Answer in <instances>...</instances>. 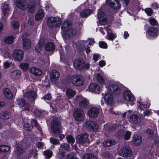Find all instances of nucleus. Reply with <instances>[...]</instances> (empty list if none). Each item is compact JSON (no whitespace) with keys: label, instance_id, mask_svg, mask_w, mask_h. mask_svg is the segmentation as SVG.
Masks as SVG:
<instances>
[{"label":"nucleus","instance_id":"f3484780","mask_svg":"<svg viewBox=\"0 0 159 159\" xmlns=\"http://www.w3.org/2000/svg\"><path fill=\"white\" fill-rule=\"evenodd\" d=\"M86 126L91 130L96 131L98 129V125L96 122L92 121H88L86 123Z\"/></svg>","mask_w":159,"mask_h":159},{"label":"nucleus","instance_id":"a878e982","mask_svg":"<svg viewBox=\"0 0 159 159\" xmlns=\"http://www.w3.org/2000/svg\"><path fill=\"white\" fill-rule=\"evenodd\" d=\"M24 34L25 37L23 35L22 37L23 45L24 48L28 49L30 47L31 42L29 39H27L28 34L26 33Z\"/></svg>","mask_w":159,"mask_h":159},{"label":"nucleus","instance_id":"6e6d98bb","mask_svg":"<svg viewBox=\"0 0 159 159\" xmlns=\"http://www.w3.org/2000/svg\"><path fill=\"white\" fill-rule=\"evenodd\" d=\"M99 47L103 48H107V43L104 41H101L99 43Z\"/></svg>","mask_w":159,"mask_h":159},{"label":"nucleus","instance_id":"8fccbe9b","mask_svg":"<svg viewBox=\"0 0 159 159\" xmlns=\"http://www.w3.org/2000/svg\"><path fill=\"white\" fill-rule=\"evenodd\" d=\"M52 151L48 150H46L43 153V154L45 157L48 158H50L52 156Z\"/></svg>","mask_w":159,"mask_h":159},{"label":"nucleus","instance_id":"052dcab7","mask_svg":"<svg viewBox=\"0 0 159 159\" xmlns=\"http://www.w3.org/2000/svg\"><path fill=\"white\" fill-rule=\"evenodd\" d=\"M31 111L34 112L36 116L39 117H42L40 115L41 112L38 109H36V110H35L33 108L31 110Z\"/></svg>","mask_w":159,"mask_h":159},{"label":"nucleus","instance_id":"473e14b6","mask_svg":"<svg viewBox=\"0 0 159 159\" xmlns=\"http://www.w3.org/2000/svg\"><path fill=\"white\" fill-rule=\"evenodd\" d=\"M116 143L115 140L113 139H108L104 141L103 145L104 147H107L114 145Z\"/></svg>","mask_w":159,"mask_h":159},{"label":"nucleus","instance_id":"4468645a","mask_svg":"<svg viewBox=\"0 0 159 159\" xmlns=\"http://www.w3.org/2000/svg\"><path fill=\"white\" fill-rule=\"evenodd\" d=\"M88 138V134L87 133L79 135L76 138V142L80 144H83L87 141Z\"/></svg>","mask_w":159,"mask_h":159},{"label":"nucleus","instance_id":"412c9836","mask_svg":"<svg viewBox=\"0 0 159 159\" xmlns=\"http://www.w3.org/2000/svg\"><path fill=\"white\" fill-rule=\"evenodd\" d=\"M60 21L56 20L55 18L51 17L49 18L48 20V25L50 28H52L59 26Z\"/></svg>","mask_w":159,"mask_h":159},{"label":"nucleus","instance_id":"39448f33","mask_svg":"<svg viewBox=\"0 0 159 159\" xmlns=\"http://www.w3.org/2000/svg\"><path fill=\"white\" fill-rule=\"evenodd\" d=\"M105 30L107 32V34L105 36V38L110 40H113L116 37V35L113 33L110 26L105 27L104 29L101 27L99 29V31L102 33V34L104 35L105 33L103 30Z\"/></svg>","mask_w":159,"mask_h":159},{"label":"nucleus","instance_id":"09e8293b","mask_svg":"<svg viewBox=\"0 0 159 159\" xmlns=\"http://www.w3.org/2000/svg\"><path fill=\"white\" fill-rule=\"evenodd\" d=\"M66 139L68 143L73 144L75 141V139L71 135H68L66 137Z\"/></svg>","mask_w":159,"mask_h":159},{"label":"nucleus","instance_id":"f704fd0d","mask_svg":"<svg viewBox=\"0 0 159 159\" xmlns=\"http://www.w3.org/2000/svg\"><path fill=\"white\" fill-rule=\"evenodd\" d=\"M76 94V92L71 89H68L66 90V95L69 98H71L73 97Z\"/></svg>","mask_w":159,"mask_h":159},{"label":"nucleus","instance_id":"774afa93","mask_svg":"<svg viewBox=\"0 0 159 159\" xmlns=\"http://www.w3.org/2000/svg\"><path fill=\"white\" fill-rule=\"evenodd\" d=\"M99 54H93V59L95 62L97 61L99 57Z\"/></svg>","mask_w":159,"mask_h":159},{"label":"nucleus","instance_id":"58836bf2","mask_svg":"<svg viewBox=\"0 0 159 159\" xmlns=\"http://www.w3.org/2000/svg\"><path fill=\"white\" fill-rule=\"evenodd\" d=\"M14 39L13 36H7L4 39V42L6 44H11L13 42Z\"/></svg>","mask_w":159,"mask_h":159},{"label":"nucleus","instance_id":"13d9d810","mask_svg":"<svg viewBox=\"0 0 159 159\" xmlns=\"http://www.w3.org/2000/svg\"><path fill=\"white\" fill-rule=\"evenodd\" d=\"M59 157L61 159H67L66 154L65 152H60L59 154Z\"/></svg>","mask_w":159,"mask_h":159},{"label":"nucleus","instance_id":"6e6552de","mask_svg":"<svg viewBox=\"0 0 159 159\" xmlns=\"http://www.w3.org/2000/svg\"><path fill=\"white\" fill-rule=\"evenodd\" d=\"M123 97L124 99L126 101L130 102V105H133L134 102V97L131 92L129 90H125L123 93Z\"/></svg>","mask_w":159,"mask_h":159},{"label":"nucleus","instance_id":"20e7f679","mask_svg":"<svg viewBox=\"0 0 159 159\" xmlns=\"http://www.w3.org/2000/svg\"><path fill=\"white\" fill-rule=\"evenodd\" d=\"M70 81L73 85L80 87L84 85V79L80 75H75L70 77Z\"/></svg>","mask_w":159,"mask_h":159},{"label":"nucleus","instance_id":"f8f14e48","mask_svg":"<svg viewBox=\"0 0 159 159\" xmlns=\"http://www.w3.org/2000/svg\"><path fill=\"white\" fill-rule=\"evenodd\" d=\"M74 116L75 120L78 121L84 120L85 117L84 111L79 109H76L75 111Z\"/></svg>","mask_w":159,"mask_h":159},{"label":"nucleus","instance_id":"79ce46f5","mask_svg":"<svg viewBox=\"0 0 159 159\" xmlns=\"http://www.w3.org/2000/svg\"><path fill=\"white\" fill-rule=\"evenodd\" d=\"M95 77L99 83L102 84H104L105 83V80L98 73L96 75Z\"/></svg>","mask_w":159,"mask_h":159},{"label":"nucleus","instance_id":"2eb2a0df","mask_svg":"<svg viewBox=\"0 0 159 159\" xmlns=\"http://www.w3.org/2000/svg\"><path fill=\"white\" fill-rule=\"evenodd\" d=\"M120 86L119 84L110 85L108 87L107 90L109 92L118 93L120 92Z\"/></svg>","mask_w":159,"mask_h":159},{"label":"nucleus","instance_id":"aec40b11","mask_svg":"<svg viewBox=\"0 0 159 159\" xmlns=\"http://www.w3.org/2000/svg\"><path fill=\"white\" fill-rule=\"evenodd\" d=\"M88 90L93 93H99L101 91V89L97 84L92 83L89 85Z\"/></svg>","mask_w":159,"mask_h":159},{"label":"nucleus","instance_id":"dca6fc26","mask_svg":"<svg viewBox=\"0 0 159 159\" xmlns=\"http://www.w3.org/2000/svg\"><path fill=\"white\" fill-rule=\"evenodd\" d=\"M97 16L99 19V24L101 25H104L106 24L107 22V18L105 14L101 11H98Z\"/></svg>","mask_w":159,"mask_h":159},{"label":"nucleus","instance_id":"c9c22d12","mask_svg":"<svg viewBox=\"0 0 159 159\" xmlns=\"http://www.w3.org/2000/svg\"><path fill=\"white\" fill-rule=\"evenodd\" d=\"M45 48L47 51H52L55 49V45L52 43H48L45 45Z\"/></svg>","mask_w":159,"mask_h":159},{"label":"nucleus","instance_id":"e2e57ef3","mask_svg":"<svg viewBox=\"0 0 159 159\" xmlns=\"http://www.w3.org/2000/svg\"><path fill=\"white\" fill-rule=\"evenodd\" d=\"M146 14L148 16H151L152 13V10L150 8H146L145 10Z\"/></svg>","mask_w":159,"mask_h":159},{"label":"nucleus","instance_id":"680f3d73","mask_svg":"<svg viewBox=\"0 0 159 159\" xmlns=\"http://www.w3.org/2000/svg\"><path fill=\"white\" fill-rule=\"evenodd\" d=\"M11 24L12 27L14 29L17 28L19 27V24L16 21H13Z\"/></svg>","mask_w":159,"mask_h":159},{"label":"nucleus","instance_id":"4c0bfd02","mask_svg":"<svg viewBox=\"0 0 159 159\" xmlns=\"http://www.w3.org/2000/svg\"><path fill=\"white\" fill-rule=\"evenodd\" d=\"M44 15V13L42 10H39L35 16V19L37 20H39L42 19Z\"/></svg>","mask_w":159,"mask_h":159},{"label":"nucleus","instance_id":"5fc2aeb1","mask_svg":"<svg viewBox=\"0 0 159 159\" xmlns=\"http://www.w3.org/2000/svg\"><path fill=\"white\" fill-rule=\"evenodd\" d=\"M30 153L31 154V157H32V155L34 156V158L37 159V150L35 149H33L32 150H30Z\"/></svg>","mask_w":159,"mask_h":159},{"label":"nucleus","instance_id":"9d476101","mask_svg":"<svg viewBox=\"0 0 159 159\" xmlns=\"http://www.w3.org/2000/svg\"><path fill=\"white\" fill-rule=\"evenodd\" d=\"M1 9L2 18L5 19L11 13L10 9L8 5L5 3H2Z\"/></svg>","mask_w":159,"mask_h":159},{"label":"nucleus","instance_id":"e433bc0d","mask_svg":"<svg viewBox=\"0 0 159 159\" xmlns=\"http://www.w3.org/2000/svg\"><path fill=\"white\" fill-rule=\"evenodd\" d=\"M5 96L7 98L10 99L12 98V95L10 90L7 88L5 89L3 91Z\"/></svg>","mask_w":159,"mask_h":159},{"label":"nucleus","instance_id":"0eeeda50","mask_svg":"<svg viewBox=\"0 0 159 159\" xmlns=\"http://www.w3.org/2000/svg\"><path fill=\"white\" fill-rule=\"evenodd\" d=\"M119 155L124 157H131L132 155V152L130 148L128 145L123 146L119 152Z\"/></svg>","mask_w":159,"mask_h":159},{"label":"nucleus","instance_id":"a19ab883","mask_svg":"<svg viewBox=\"0 0 159 159\" xmlns=\"http://www.w3.org/2000/svg\"><path fill=\"white\" fill-rule=\"evenodd\" d=\"M10 116V114L7 111L2 112L0 113V118L1 119H8Z\"/></svg>","mask_w":159,"mask_h":159},{"label":"nucleus","instance_id":"de8ad7c7","mask_svg":"<svg viewBox=\"0 0 159 159\" xmlns=\"http://www.w3.org/2000/svg\"><path fill=\"white\" fill-rule=\"evenodd\" d=\"M35 4L34 2H31L28 6V9L30 12L33 13L34 11Z\"/></svg>","mask_w":159,"mask_h":159},{"label":"nucleus","instance_id":"4d7b16f0","mask_svg":"<svg viewBox=\"0 0 159 159\" xmlns=\"http://www.w3.org/2000/svg\"><path fill=\"white\" fill-rule=\"evenodd\" d=\"M50 142L51 143L54 145H59L60 144V142L58 139H55L53 138L50 139Z\"/></svg>","mask_w":159,"mask_h":159},{"label":"nucleus","instance_id":"423d86ee","mask_svg":"<svg viewBox=\"0 0 159 159\" xmlns=\"http://www.w3.org/2000/svg\"><path fill=\"white\" fill-rule=\"evenodd\" d=\"M73 65L75 69H87L89 68L90 65L88 63L84 62L81 59H77L74 61Z\"/></svg>","mask_w":159,"mask_h":159},{"label":"nucleus","instance_id":"4be33fe9","mask_svg":"<svg viewBox=\"0 0 159 159\" xmlns=\"http://www.w3.org/2000/svg\"><path fill=\"white\" fill-rule=\"evenodd\" d=\"M111 93L107 91V93L104 96V99L107 105H111L113 103V98Z\"/></svg>","mask_w":159,"mask_h":159},{"label":"nucleus","instance_id":"f257e3e1","mask_svg":"<svg viewBox=\"0 0 159 159\" xmlns=\"http://www.w3.org/2000/svg\"><path fill=\"white\" fill-rule=\"evenodd\" d=\"M71 22L70 20H66L64 21L61 26L62 34H66L67 32L72 35H75L79 30L82 27V24H79V27L76 28L75 25L70 26Z\"/></svg>","mask_w":159,"mask_h":159},{"label":"nucleus","instance_id":"c03bdc74","mask_svg":"<svg viewBox=\"0 0 159 159\" xmlns=\"http://www.w3.org/2000/svg\"><path fill=\"white\" fill-rule=\"evenodd\" d=\"M83 159H97L95 156L92 154H87L83 157Z\"/></svg>","mask_w":159,"mask_h":159},{"label":"nucleus","instance_id":"ddd939ff","mask_svg":"<svg viewBox=\"0 0 159 159\" xmlns=\"http://www.w3.org/2000/svg\"><path fill=\"white\" fill-rule=\"evenodd\" d=\"M24 53L22 51L16 49L14 50L13 57L15 61H21L23 58Z\"/></svg>","mask_w":159,"mask_h":159},{"label":"nucleus","instance_id":"603ef678","mask_svg":"<svg viewBox=\"0 0 159 159\" xmlns=\"http://www.w3.org/2000/svg\"><path fill=\"white\" fill-rule=\"evenodd\" d=\"M10 146L6 145H2V152H7L10 150Z\"/></svg>","mask_w":159,"mask_h":159},{"label":"nucleus","instance_id":"1a4fd4ad","mask_svg":"<svg viewBox=\"0 0 159 159\" xmlns=\"http://www.w3.org/2000/svg\"><path fill=\"white\" fill-rule=\"evenodd\" d=\"M51 130L53 133L57 135L61 132L60 123L58 120H53L51 123Z\"/></svg>","mask_w":159,"mask_h":159},{"label":"nucleus","instance_id":"a211bd4d","mask_svg":"<svg viewBox=\"0 0 159 159\" xmlns=\"http://www.w3.org/2000/svg\"><path fill=\"white\" fill-rule=\"evenodd\" d=\"M146 34L150 37H156L158 34V30L157 28L153 27H150L146 32Z\"/></svg>","mask_w":159,"mask_h":159},{"label":"nucleus","instance_id":"37998d69","mask_svg":"<svg viewBox=\"0 0 159 159\" xmlns=\"http://www.w3.org/2000/svg\"><path fill=\"white\" fill-rule=\"evenodd\" d=\"M29 65L28 63H22L20 64L19 66L21 70L25 71L28 69Z\"/></svg>","mask_w":159,"mask_h":159},{"label":"nucleus","instance_id":"3c124183","mask_svg":"<svg viewBox=\"0 0 159 159\" xmlns=\"http://www.w3.org/2000/svg\"><path fill=\"white\" fill-rule=\"evenodd\" d=\"M32 125L30 124L26 123L24 125V129L26 130L30 131L32 129Z\"/></svg>","mask_w":159,"mask_h":159},{"label":"nucleus","instance_id":"bf43d9fd","mask_svg":"<svg viewBox=\"0 0 159 159\" xmlns=\"http://www.w3.org/2000/svg\"><path fill=\"white\" fill-rule=\"evenodd\" d=\"M42 45L40 43H39L37 45L36 47L35 48V50L38 52H40L42 50Z\"/></svg>","mask_w":159,"mask_h":159},{"label":"nucleus","instance_id":"0e129e2a","mask_svg":"<svg viewBox=\"0 0 159 159\" xmlns=\"http://www.w3.org/2000/svg\"><path fill=\"white\" fill-rule=\"evenodd\" d=\"M11 64V62H9L8 61L5 62L3 63V66L4 68L5 69L8 68L9 67Z\"/></svg>","mask_w":159,"mask_h":159},{"label":"nucleus","instance_id":"864d4df0","mask_svg":"<svg viewBox=\"0 0 159 159\" xmlns=\"http://www.w3.org/2000/svg\"><path fill=\"white\" fill-rule=\"evenodd\" d=\"M148 21L150 24L152 25H157L158 23L157 21L153 18H150L148 19Z\"/></svg>","mask_w":159,"mask_h":159},{"label":"nucleus","instance_id":"6ab92c4d","mask_svg":"<svg viewBox=\"0 0 159 159\" xmlns=\"http://www.w3.org/2000/svg\"><path fill=\"white\" fill-rule=\"evenodd\" d=\"M95 7H94L92 8V10L89 7H85V8L82 9L80 13V16L82 17L86 18L91 15L93 11V10H95Z\"/></svg>","mask_w":159,"mask_h":159},{"label":"nucleus","instance_id":"338daca9","mask_svg":"<svg viewBox=\"0 0 159 159\" xmlns=\"http://www.w3.org/2000/svg\"><path fill=\"white\" fill-rule=\"evenodd\" d=\"M62 51H61L60 52V61L61 62H65V59L64 58V57L63 56V55L62 54Z\"/></svg>","mask_w":159,"mask_h":159},{"label":"nucleus","instance_id":"2f4dec72","mask_svg":"<svg viewBox=\"0 0 159 159\" xmlns=\"http://www.w3.org/2000/svg\"><path fill=\"white\" fill-rule=\"evenodd\" d=\"M141 138L139 135H135L133 137L132 142L135 145L138 146L141 143Z\"/></svg>","mask_w":159,"mask_h":159},{"label":"nucleus","instance_id":"bb28decb","mask_svg":"<svg viewBox=\"0 0 159 159\" xmlns=\"http://www.w3.org/2000/svg\"><path fill=\"white\" fill-rule=\"evenodd\" d=\"M30 73L35 76H39L42 74V71L41 70L35 67H32L29 69Z\"/></svg>","mask_w":159,"mask_h":159},{"label":"nucleus","instance_id":"9b49d317","mask_svg":"<svg viewBox=\"0 0 159 159\" xmlns=\"http://www.w3.org/2000/svg\"><path fill=\"white\" fill-rule=\"evenodd\" d=\"M75 101L79 102V106L81 108H86L89 104V102L87 99L81 96L76 97L75 98Z\"/></svg>","mask_w":159,"mask_h":159},{"label":"nucleus","instance_id":"7ed1b4c3","mask_svg":"<svg viewBox=\"0 0 159 159\" xmlns=\"http://www.w3.org/2000/svg\"><path fill=\"white\" fill-rule=\"evenodd\" d=\"M128 112L127 117L129 121L136 127L140 126L141 120L140 114L136 112L133 113L130 111H129Z\"/></svg>","mask_w":159,"mask_h":159},{"label":"nucleus","instance_id":"393cba45","mask_svg":"<svg viewBox=\"0 0 159 159\" xmlns=\"http://www.w3.org/2000/svg\"><path fill=\"white\" fill-rule=\"evenodd\" d=\"M113 0H107L106 3L114 9L120 8L121 7L120 4L117 0H115V2H113Z\"/></svg>","mask_w":159,"mask_h":159},{"label":"nucleus","instance_id":"f03ea898","mask_svg":"<svg viewBox=\"0 0 159 159\" xmlns=\"http://www.w3.org/2000/svg\"><path fill=\"white\" fill-rule=\"evenodd\" d=\"M30 90L24 94V97L29 101H34L37 97V87L34 84H31L29 86Z\"/></svg>","mask_w":159,"mask_h":159},{"label":"nucleus","instance_id":"5701e85b","mask_svg":"<svg viewBox=\"0 0 159 159\" xmlns=\"http://www.w3.org/2000/svg\"><path fill=\"white\" fill-rule=\"evenodd\" d=\"M98 113V109L95 107H92L88 111V115L92 118L97 117Z\"/></svg>","mask_w":159,"mask_h":159},{"label":"nucleus","instance_id":"72a5a7b5","mask_svg":"<svg viewBox=\"0 0 159 159\" xmlns=\"http://www.w3.org/2000/svg\"><path fill=\"white\" fill-rule=\"evenodd\" d=\"M138 105L140 108L142 110H144L149 107L150 104L148 102L147 103H142L139 101L137 102Z\"/></svg>","mask_w":159,"mask_h":159},{"label":"nucleus","instance_id":"cd10ccee","mask_svg":"<svg viewBox=\"0 0 159 159\" xmlns=\"http://www.w3.org/2000/svg\"><path fill=\"white\" fill-rule=\"evenodd\" d=\"M60 76L59 73L56 70L52 71L51 74V79L52 81L55 83L56 81L58 80Z\"/></svg>","mask_w":159,"mask_h":159},{"label":"nucleus","instance_id":"a18cd8bd","mask_svg":"<svg viewBox=\"0 0 159 159\" xmlns=\"http://www.w3.org/2000/svg\"><path fill=\"white\" fill-rule=\"evenodd\" d=\"M23 150L22 148H17L15 150V157H16L20 155L23 152Z\"/></svg>","mask_w":159,"mask_h":159},{"label":"nucleus","instance_id":"b1692460","mask_svg":"<svg viewBox=\"0 0 159 159\" xmlns=\"http://www.w3.org/2000/svg\"><path fill=\"white\" fill-rule=\"evenodd\" d=\"M118 134L119 137H122L125 140H129L130 138L131 132L129 131H124L122 130L119 131Z\"/></svg>","mask_w":159,"mask_h":159},{"label":"nucleus","instance_id":"ea45409f","mask_svg":"<svg viewBox=\"0 0 159 159\" xmlns=\"http://www.w3.org/2000/svg\"><path fill=\"white\" fill-rule=\"evenodd\" d=\"M2 54L5 58H10V56L8 52V49L6 48L5 49L1 48Z\"/></svg>","mask_w":159,"mask_h":159},{"label":"nucleus","instance_id":"c85d7f7f","mask_svg":"<svg viewBox=\"0 0 159 159\" xmlns=\"http://www.w3.org/2000/svg\"><path fill=\"white\" fill-rule=\"evenodd\" d=\"M16 4L19 8L22 9L27 7V3L25 0H16Z\"/></svg>","mask_w":159,"mask_h":159},{"label":"nucleus","instance_id":"c756f323","mask_svg":"<svg viewBox=\"0 0 159 159\" xmlns=\"http://www.w3.org/2000/svg\"><path fill=\"white\" fill-rule=\"evenodd\" d=\"M17 103L20 106L24 107L25 106V109L26 110H30V107L28 105H26L25 101L22 98L18 99L17 100Z\"/></svg>","mask_w":159,"mask_h":159},{"label":"nucleus","instance_id":"69168bd1","mask_svg":"<svg viewBox=\"0 0 159 159\" xmlns=\"http://www.w3.org/2000/svg\"><path fill=\"white\" fill-rule=\"evenodd\" d=\"M106 65V62L104 60H101L99 62V65L102 67Z\"/></svg>","mask_w":159,"mask_h":159},{"label":"nucleus","instance_id":"7c9ffc66","mask_svg":"<svg viewBox=\"0 0 159 159\" xmlns=\"http://www.w3.org/2000/svg\"><path fill=\"white\" fill-rule=\"evenodd\" d=\"M21 73V72L20 70H15L11 72L10 76L13 79H19L20 77Z\"/></svg>","mask_w":159,"mask_h":159},{"label":"nucleus","instance_id":"49530a36","mask_svg":"<svg viewBox=\"0 0 159 159\" xmlns=\"http://www.w3.org/2000/svg\"><path fill=\"white\" fill-rule=\"evenodd\" d=\"M60 147L63 148L64 149L67 151H70V148L69 145L67 143H63L61 144Z\"/></svg>","mask_w":159,"mask_h":159}]
</instances>
